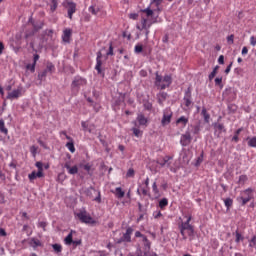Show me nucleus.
<instances>
[{"mask_svg":"<svg viewBox=\"0 0 256 256\" xmlns=\"http://www.w3.org/2000/svg\"><path fill=\"white\" fill-rule=\"evenodd\" d=\"M162 0H154L151 4L155 5L156 9L152 8H145L141 10L142 16L140 23L136 25V29L138 31H145L146 37H149V29H151L152 25H155V23H161V18H159V14L161 13V9L159 8V5H161Z\"/></svg>","mask_w":256,"mask_h":256,"instance_id":"f257e3e1","label":"nucleus"},{"mask_svg":"<svg viewBox=\"0 0 256 256\" xmlns=\"http://www.w3.org/2000/svg\"><path fill=\"white\" fill-rule=\"evenodd\" d=\"M191 219L192 217L188 216L185 222L179 224L180 234L184 240L195 235V228L191 225Z\"/></svg>","mask_w":256,"mask_h":256,"instance_id":"f03ea898","label":"nucleus"},{"mask_svg":"<svg viewBox=\"0 0 256 256\" xmlns=\"http://www.w3.org/2000/svg\"><path fill=\"white\" fill-rule=\"evenodd\" d=\"M171 83H173V78L171 75H165L163 77L159 75V72H156L155 86L157 89L165 90L167 87L171 86Z\"/></svg>","mask_w":256,"mask_h":256,"instance_id":"7ed1b4c3","label":"nucleus"},{"mask_svg":"<svg viewBox=\"0 0 256 256\" xmlns=\"http://www.w3.org/2000/svg\"><path fill=\"white\" fill-rule=\"evenodd\" d=\"M253 199V189L247 188L240 193V196L237 197L238 203L241 204L242 207H245L246 204L249 203Z\"/></svg>","mask_w":256,"mask_h":256,"instance_id":"20e7f679","label":"nucleus"},{"mask_svg":"<svg viewBox=\"0 0 256 256\" xmlns=\"http://www.w3.org/2000/svg\"><path fill=\"white\" fill-rule=\"evenodd\" d=\"M62 6L67 9V17L68 19H73V15L77 13V3L73 2V0H64Z\"/></svg>","mask_w":256,"mask_h":256,"instance_id":"39448f33","label":"nucleus"},{"mask_svg":"<svg viewBox=\"0 0 256 256\" xmlns=\"http://www.w3.org/2000/svg\"><path fill=\"white\" fill-rule=\"evenodd\" d=\"M85 85H87V79L81 76H76L72 81L71 88L72 91H77V93H79V89H81V87H85Z\"/></svg>","mask_w":256,"mask_h":256,"instance_id":"423d86ee","label":"nucleus"},{"mask_svg":"<svg viewBox=\"0 0 256 256\" xmlns=\"http://www.w3.org/2000/svg\"><path fill=\"white\" fill-rule=\"evenodd\" d=\"M35 166L38 169V172L32 171L28 178L30 181H35V179H41V177H45V174L43 173V162H36Z\"/></svg>","mask_w":256,"mask_h":256,"instance_id":"0eeeda50","label":"nucleus"},{"mask_svg":"<svg viewBox=\"0 0 256 256\" xmlns=\"http://www.w3.org/2000/svg\"><path fill=\"white\" fill-rule=\"evenodd\" d=\"M171 119H173V111H171V108H165L163 110V117L161 120L162 127H167V125L171 123Z\"/></svg>","mask_w":256,"mask_h":256,"instance_id":"6e6552de","label":"nucleus"},{"mask_svg":"<svg viewBox=\"0 0 256 256\" xmlns=\"http://www.w3.org/2000/svg\"><path fill=\"white\" fill-rule=\"evenodd\" d=\"M76 217L81 221V223L86 224H93L95 223V220H93V217L87 213V211H80L76 214Z\"/></svg>","mask_w":256,"mask_h":256,"instance_id":"1a4fd4ad","label":"nucleus"},{"mask_svg":"<svg viewBox=\"0 0 256 256\" xmlns=\"http://www.w3.org/2000/svg\"><path fill=\"white\" fill-rule=\"evenodd\" d=\"M173 160V157L171 156H164L161 158H158L156 163L160 165V167H168L170 171H173V168L171 167V161Z\"/></svg>","mask_w":256,"mask_h":256,"instance_id":"9d476101","label":"nucleus"},{"mask_svg":"<svg viewBox=\"0 0 256 256\" xmlns=\"http://www.w3.org/2000/svg\"><path fill=\"white\" fill-rule=\"evenodd\" d=\"M192 141H193V137L191 136V132H189V131H186L180 137V145L182 147H189V145H191Z\"/></svg>","mask_w":256,"mask_h":256,"instance_id":"9b49d317","label":"nucleus"},{"mask_svg":"<svg viewBox=\"0 0 256 256\" xmlns=\"http://www.w3.org/2000/svg\"><path fill=\"white\" fill-rule=\"evenodd\" d=\"M73 36V30L71 28H66L62 33V41L63 43H71V37Z\"/></svg>","mask_w":256,"mask_h":256,"instance_id":"f8f14e48","label":"nucleus"},{"mask_svg":"<svg viewBox=\"0 0 256 256\" xmlns=\"http://www.w3.org/2000/svg\"><path fill=\"white\" fill-rule=\"evenodd\" d=\"M23 95V87H18L12 92L8 93L7 99H19Z\"/></svg>","mask_w":256,"mask_h":256,"instance_id":"ddd939ff","label":"nucleus"},{"mask_svg":"<svg viewBox=\"0 0 256 256\" xmlns=\"http://www.w3.org/2000/svg\"><path fill=\"white\" fill-rule=\"evenodd\" d=\"M214 127V135L215 137H221V133H225V125L221 124V123H214L213 124Z\"/></svg>","mask_w":256,"mask_h":256,"instance_id":"4468645a","label":"nucleus"},{"mask_svg":"<svg viewBox=\"0 0 256 256\" xmlns=\"http://www.w3.org/2000/svg\"><path fill=\"white\" fill-rule=\"evenodd\" d=\"M101 57H103V54L101 52H98L97 58H96V65H95V69L97 70L98 75L103 74V70L101 69V66L103 65V61L101 60Z\"/></svg>","mask_w":256,"mask_h":256,"instance_id":"2eb2a0df","label":"nucleus"},{"mask_svg":"<svg viewBox=\"0 0 256 256\" xmlns=\"http://www.w3.org/2000/svg\"><path fill=\"white\" fill-rule=\"evenodd\" d=\"M64 167L67 169L69 175H77L79 173V168L76 165L71 167L69 162H66Z\"/></svg>","mask_w":256,"mask_h":256,"instance_id":"dca6fc26","label":"nucleus"},{"mask_svg":"<svg viewBox=\"0 0 256 256\" xmlns=\"http://www.w3.org/2000/svg\"><path fill=\"white\" fill-rule=\"evenodd\" d=\"M39 54H34V57H33V63L32 64H28L26 66V69H28V71H31V73H35V67L37 65V62L39 61Z\"/></svg>","mask_w":256,"mask_h":256,"instance_id":"f3484780","label":"nucleus"},{"mask_svg":"<svg viewBox=\"0 0 256 256\" xmlns=\"http://www.w3.org/2000/svg\"><path fill=\"white\" fill-rule=\"evenodd\" d=\"M131 235H133V228L126 229V233L123 234L122 241L125 243H131Z\"/></svg>","mask_w":256,"mask_h":256,"instance_id":"a211bd4d","label":"nucleus"},{"mask_svg":"<svg viewBox=\"0 0 256 256\" xmlns=\"http://www.w3.org/2000/svg\"><path fill=\"white\" fill-rule=\"evenodd\" d=\"M187 123H189V118L185 116H181L176 120V125H181L183 128L187 127Z\"/></svg>","mask_w":256,"mask_h":256,"instance_id":"6ab92c4d","label":"nucleus"},{"mask_svg":"<svg viewBox=\"0 0 256 256\" xmlns=\"http://www.w3.org/2000/svg\"><path fill=\"white\" fill-rule=\"evenodd\" d=\"M201 115L204 117L205 123H210L211 115L207 112V108H202Z\"/></svg>","mask_w":256,"mask_h":256,"instance_id":"aec40b11","label":"nucleus"},{"mask_svg":"<svg viewBox=\"0 0 256 256\" xmlns=\"http://www.w3.org/2000/svg\"><path fill=\"white\" fill-rule=\"evenodd\" d=\"M41 240L37 238H31L30 240V246L33 247L34 249H37V247H41Z\"/></svg>","mask_w":256,"mask_h":256,"instance_id":"412c9836","label":"nucleus"},{"mask_svg":"<svg viewBox=\"0 0 256 256\" xmlns=\"http://www.w3.org/2000/svg\"><path fill=\"white\" fill-rule=\"evenodd\" d=\"M73 233H75V231L71 230L70 233L64 239L66 245H72L73 244Z\"/></svg>","mask_w":256,"mask_h":256,"instance_id":"4be33fe9","label":"nucleus"},{"mask_svg":"<svg viewBox=\"0 0 256 256\" xmlns=\"http://www.w3.org/2000/svg\"><path fill=\"white\" fill-rule=\"evenodd\" d=\"M115 196L117 197V199H123L125 197V191H123L121 187H117L115 189Z\"/></svg>","mask_w":256,"mask_h":256,"instance_id":"5701e85b","label":"nucleus"},{"mask_svg":"<svg viewBox=\"0 0 256 256\" xmlns=\"http://www.w3.org/2000/svg\"><path fill=\"white\" fill-rule=\"evenodd\" d=\"M137 121L139 125H147V122H148L147 118L143 114H138Z\"/></svg>","mask_w":256,"mask_h":256,"instance_id":"b1692460","label":"nucleus"},{"mask_svg":"<svg viewBox=\"0 0 256 256\" xmlns=\"http://www.w3.org/2000/svg\"><path fill=\"white\" fill-rule=\"evenodd\" d=\"M158 103L163 105V102L167 99V92H160L158 95Z\"/></svg>","mask_w":256,"mask_h":256,"instance_id":"393cba45","label":"nucleus"},{"mask_svg":"<svg viewBox=\"0 0 256 256\" xmlns=\"http://www.w3.org/2000/svg\"><path fill=\"white\" fill-rule=\"evenodd\" d=\"M144 243V251H151V241L147 238V236H144V240H142Z\"/></svg>","mask_w":256,"mask_h":256,"instance_id":"a878e982","label":"nucleus"},{"mask_svg":"<svg viewBox=\"0 0 256 256\" xmlns=\"http://www.w3.org/2000/svg\"><path fill=\"white\" fill-rule=\"evenodd\" d=\"M167 205H169V200L167 198H162L159 201V207L162 209V211L165 209V207H167Z\"/></svg>","mask_w":256,"mask_h":256,"instance_id":"bb28decb","label":"nucleus"},{"mask_svg":"<svg viewBox=\"0 0 256 256\" xmlns=\"http://www.w3.org/2000/svg\"><path fill=\"white\" fill-rule=\"evenodd\" d=\"M0 133H4V135L9 133V130L5 127V121H3V119H0Z\"/></svg>","mask_w":256,"mask_h":256,"instance_id":"cd10ccee","label":"nucleus"},{"mask_svg":"<svg viewBox=\"0 0 256 256\" xmlns=\"http://www.w3.org/2000/svg\"><path fill=\"white\" fill-rule=\"evenodd\" d=\"M51 3L50 11L54 13V11H57V7H59V0H51Z\"/></svg>","mask_w":256,"mask_h":256,"instance_id":"c85d7f7f","label":"nucleus"},{"mask_svg":"<svg viewBox=\"0 0 256 256\" xmlns=\"http://www.w3.org/2000/svg\"><path fill=\"white\" fill-rule=\"evenodd\" d=\"M241 131H243V128H239L235 131L232 141H234L235 143H239V135H241Z\"/></svg>","mask_w":256,"mask_h":256,"instance_id":"c756f323","label":"nucleus"},{"mask_svg":"<svg viewBox=\"0 0 256 256\" xmlns=\"http://www.w3.org/2000/svg\"><path fill=\"white\" fill-rule=\"evenodd\" d=\"M218 71H219V66H215L213 71L208 76L209 81H211L212 79H215V76L217 75Z\"/></svg>","mask_w":256,"mask_h":256,"instance_id":"7c9ffc66","label":"nucleus"},{"mask_svg":"<svg viewBox=\"0 0 256 256\" xmlns=\"http://www.w3.org/2000/svg\"><path fill=\"white\" fill-rule=\"evenodd\" d=\"M214 83L216 87H220V89H223V77L215 78Z\"/></svg>","mask_w":256,"mask_h":256,"instance_id":"2f4dec72","label":"nucleus"},{"mask_svg":"<svg viewBox=\"0 0 256 256\" xmlns=\"http://www.w3.org/2000/svg\"><path fill=\"white\" fill-rule=\"evenodd\" d=\"M66 147L70 153H75V142H68L66 143Z\"/></svg>","mask_w":256,"mask_h":256,"instance_id":"473e14b6","label":"nucleus"},{"mask_svg":"<svg viewBox=\"0 0 256 256\" xmlns=\"http://www.w3.org/2000/svg\"><path fill=\"white\" fill-rule=\"evenodd\" d=\"M224 205L227 209H231V207H233V199L231 198L224 199Z\"/></svg>","mask_w":256,"mask_h":256,"instance_id":"72a5a7b5","label":"nucleus"},{"mask_svg":"<svg viewBox=\"0 0 256 256\" xmlns=\"http://www.w3.org/2000/svg\"><path fill=\"white\" fill-rule=\"evenodd\" d=\"M248 141V147H256V136L252 137V138H247Z\"/></svg>","mask_w":256,"mask_h":256,"instance_id":"f704fd0d","label":"nucleus"},{"mask_svg":"<svg viewBox=\"0 0 256 256\" xmlns=\"http://www.w3.org/2000/svg\"><path fill=\"white\" fill-rule=\"evenodd\" d=\"M88 11H89V13H91L92 15H98L100 9H99V7L90 6V7L88 8Z\"/></svg>","mask_w":256,"mask_h":256,"instance_id":"c9c22d12","label":"nucleus"},{"mask_svg":"<svg viewBox=\"0 0 256 256\" xmlns=\"http://www.w3.org/2000/svg\"><path fill=\"white\" fill-rule=\"evenodd\" d=\"M203 155H204V152L202 151L200 156L196 160V163H195L196 167H199V165L203 163Z\"/></svg>","mask_w":256,"mask_h":256,"instance_id":"e433bc0d","label":"nucleus"},{"mask_svg":"<svg viewBox=\"0 0 256 256\" xmlns=\"http://www.w3.org/2000/svg\"><path fill=\"white\" fill-rule=\"evenodd\" d=\"M37 151H39V146L33 145L30 147V152L32 153L33 157L37 155Z\"/></svg>","mask_w":256,"mask_h":256,"instance_id":"4c0bfd02","label":"nucleus"},{"mask_svg":"<svg viewBox=\"0 0 256 256\" xmlns=\"http://www.w3.org/2000/svg\"><path fill=\"white\" fill-rule=\"evenodd\" d=\"M127 178L135 177V170L133 168H129L126 173Z\"/></svg>","mask_w":256,"mask_h":256,"instance_id":"58836bf2","label":"nucleus"},{"mask_svg":"<svg viewBox=\"0 0 256 256\" xmlns=\"http://www.w3.org/2000/svg\"><path fill=\"white\" fill-rule=\"evenodd\" d=\"M132 131H133L135 137H141V135H143V132L141 130H139V128H132Z\"/></svg>","mask_w":256,"mask_h":256,"instance_id":"ea45409f","label":"nucleus"},{"mask_svg":"<svg viewBox=\"0 0 256 256\" xmlns=\"http://www.w3.org/2000/svg\"><path fill=\"white\" fill-rule=\"evenodd\" d=\"M45 24L43 22H38L37 24H33L34 30L39 31Z\"/></svg>","mask_w":256,"mask_h":256,"instance_id":"a19ab883","label":"nucleus"},{"mask_svg":"<svg viewBox=\"0 0 256 256\" xmlns=\"http://www.w3.org/2000/svg\"><path fill=\"white\" fill-rule=\"evenodd\" d=\"M152 191H153L154 195H159V188L157 187V182H154L152 184Z\"/></svg>","mask_w":256,"mask_h":256,"instance_id":"79ce46f5","label":"nucleus"},{"mask_svg":"<svg viewBox=\"0 0 256 256\" xmlns=\"http://www.w3.org/2000/svg\"><path fill=\"white\" fill-rule=\"evenodd\" d=\"M248 179L249 178L247 177V175H240L239 176V183H242L244 185V183H247Z\"/></svg>","mask_w":256,"mask_h":256,"instance_id":"37998d69","label":"nucleus"},{"mask_svg":"<svg viewBox=\"0 0 256 256\" xmlns=\"http://www.w3.org/2000/svg\"><path fill=\"white\" fill-rule=\"evenodd\" d=\"M52 247H53L54 251H56V253H61V251L63 249L60 244H53Z\"/></svg>","mask_w":256,"mask_h":256,"instance_id":"c03bdc74","label":"nucleus"},{"mask_svg":"<svg viewBox=\"0 0 256 256\" xmlns=\"http://www.w3.org/2000/svg\"><path fill=\"white\" fill-rule=\"evenodd\" d=\"M184 99H191V88H187L185 91Z\"/></svg>","mask_w":256,"mask_h":256,"instance_id":"a18cd8bd","label":"nucleus"},{"mask_svg":"<svg viewBox=\"0 0 256 256\" xmlns=\"http://www.w3.org/2000/svg\"><path fill=\"white\" fill-rule=\"evenodd\" d=\"M153 217L154 219H159L160 217H163V213H161V211H154Z\"/></svg>","mask_w":256,"mask_h":256,"instance_id":"49530a36","label":"nucleus"},{"mask_svg":"<svg viewBox=\"0 0 256 256\" xmlns=\"http://www.w3.org/2000/svg\"><path fill=\"white\" fill-rule=\"evenodd\" d=\"M135 53H142L143 52V45H136L134 48Z\"/></svg>","mask_w":256,"mask_h":256,"instance_id":"de8ad7c7","label":"nucleus"},{"mask_svg":"<svg viewBox=\"0 0 256 256\" xmlns=\"http://www.w3.org/2000/svg\"><path fill=\"white\" fill-rule=\"evenodd\" d=\"M45 77H47V70H44L43 72H41L40 74H38V79H40V81H42L43 79H45Z\"/></svg>","mask_w":256,"mask_h":256,"instance_id":"09e8293b","label":"nucleus"},{"mask_svg":"<svg viewBox=\"0 0 256 256\" xmlns=\"http://www.w3.org/2000/svg\"><path fill=\"white\" fill-rule=\"evenodd\" d=\"M46 69H47V71H49L50 73H53V71H55V65L49 63V64H47Z\"/></svg>","mask_w":256,"mask_h":256,"instance_id":"8fccbe9b","label":"nucleus"},{"mask_svg":"<svg viewBox=\"0 0 256 256\" xmlns=\"http://www.w3.org/2000/svg\"><path fill=\"white\" fill-rule=\"evenodd\" d=\"M129 19H133V21H137V19H139V14L131 13L129 14Z\"/></svg>","mask_w":256,"mask_h":256,"instance_id":"3c124183","label":"nucleus"},{"mask_svg":"<svg viewBox=\"0 0 256 256\" xmlns=\"http://www.w3.org/2000/svg\"><path fill=\"white\" fill-rule=\"evenodd\" d=\"M143 256H158V255L155 252H151L150 250H146V251H144Z\"/></svg>","mask_w":256,"mask_h":256,"instance_id":"603ef678","label":"nucleus"},{"mask_svg":"<svg viewBox=\"0 0 256 256\" xmlns=\"http://www.w3.org/2000/svg\"><path fill=\"white\" fill-rule=\"evenodd\" d=\"M38 227H40L41 229H43V231H45V229L47 227V222H45V221L39 222Z\"/></svg>","mask_w":256,"mask_h":256,"instance_id":"864d4df0","label":"nucleus"},{"mask_svg":"<svg viewBox=\"0 0 256 256\" xmlns=\"http://www.w3.org/2000/svg\"><path fill=\"white\" fill-rule=\"evenodd\" d=\"M236 243H239L240 241H243V236L241 235V233L236 232Z\"/></svg>","mask_w":256,"mask_h":256,"instance_id":"5fc2aeb1","label":"nucleus"},{"mask_svg":"<svg viewBox=\"0 0 256 256\" xmlns=\"http://www.w3.org/2000/svg\"><path fill=\"white\" fill-rule=\"evenodd\" d=\"M219 65H225V56L220 55L218 58Z\"/></svg>","mask_w":256,"mask_h":256,"instance_id":"6e6d98bb","label":"nucleus"},{"mask_svg":"<svg viewBox=\"0 0 256 256\" xmlns=\"http://www.w3.org/2000/svg\"><path fill=\"white\" fill-rule=\"evenodd\" d=\"M233 67V62H231L227 68L225 69V74L229 75V73H231V68Z\"/></svg>","mask_w":256,"mask_h":256,"instance_id":"4d7b16f0","label":"nucleus"},{"mask_svg":"<svg viewBox=\"0 0 256 256\" xmlns=\"http://www.w3.org/2000/svg\"><path fill=\"white\" fill-rule=\"evenodd\" d=\"M184 103L186 107H191V103L193 102L189 98H184Z\"/></svg>","mask_w":256,"mask_h":256,"instance_id":"13d9d810","label":"nucleus"},{"mask_svg":"<svg viewBox=\"0 0 256 256\" xmlns=\"http://www.w3.org/2000/svg\"><path fill=\"white\" fill-rule=\"evenodd\" d=\"M250 45H252V47H255V45H256V38H255V36H251L250 37Z\"/></svg>","mask_w":256,"mask_h":256,"instance_id":"bf43d9fd","label":"nucleus"},{"mask_svg":"<svg viewBox=\"0 0 256 256\" xmlns=\"http://www.w3.org/2000/svg\"><path fill=\"white\" fill-rule=\"evenodd\" d=\"M135 237H136V238L141 237V238H142V241H144V237H146V236H145V235H143L141 232L136 231V232H135Z\"/></svg>","mask_w":256,"mask_h":256,"instance_id":"052dcab7","label":"nucleus"},{"mask_svg":"<svg viewBox=\"0 0 256 256\" xmlns=\"http://www.w3.org/2000/svg\"><path fill=\"white\" fill-rule=\"evenodd\" d=\"M144 107H145V109H147L148 111H151V109H153V105H151V103H146V104H144Z\"/></svg>","mask_w":256,"mask_h":256,"instance_id":"680f3d73","label":"nucleus"},{"mask_svg":"<svg viewBox=\"0 0 256 256\" xmlns=\"http://www.w3.org/2000/svg\"><path fill=\"white\" fill-rule=\"evenodd\" d=\"M255 245H256V235L252 237L250 247H255Z\"/></svg>","mask_w":256,"mask_h":256,"instance_id":"e2e57ef3","label":"nucleus"},{"mask_svg":"<svg viewBox=\"0 0 256 256\" xmlns=\"http://www.w3.org/2000/svg\"><path fill=\"white\" fill-rule=\"evenodd\" d=\"M107 55H108V56H109V55H113V44H110L109 50H108V52H107Z\"/></svg>","mask_w":256,"mask_h":256,"instance_id":"0e129e2a","label":"nucleus"},{"mask_svg":"<svg viewBox=\"0 0 256 256\" xmlns=\"http://www.w3.org/2000/svg\"><path fill=\"white\" fill-rule=\"evenodd\" d=\"M96 203H101V192H98V196L94 199Z\"/></svg>","mask_w":256,"mask_h":256,"instance_id":"69168bd1","label":"nucleus"},{"mask_svg":"<svg viewBox=\"0 0 256 256\" xmlns=\"http://www.w3.org/2000/svg\"><path fill=\"white\" fill-rule=\"evenodd\" d=\"M247 53H249V49L246 46H244L242 48V55H247Z\"/></svg>","mask_w":256,"mask_h":256,"instance_id":"338daca9","label":"nucleus"},{"mask_svg":"<svg viewBox=\"0 0 256 256\" xmlns=\"http://www.w3.org/2000/svg\"><path fill=\"white\" fill-rule=\"evenodd\" d=\"M233 39H235V36L232 34L230 36L227 37V41L228 43H233Z\"/></svg>","mask_w":256,"mask_h":256,"instance_id":"774afa93","label":"nucleus"}]
</instances>
